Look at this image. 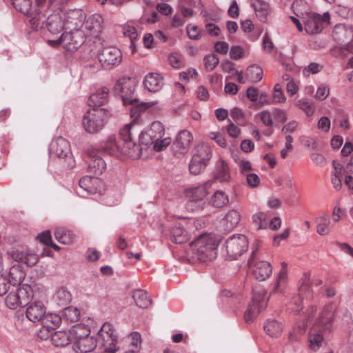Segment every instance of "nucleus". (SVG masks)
Segmentation results:
<instances>
[{"mask_svg":"<svg viewBox=\"0 0 353 353\" xmlns=\"http://www.w3.org/2000/svg\"><path fill=\"white\" fill-rule=\"evenodd\" d=\"M46 26L49 32L53 34H59L63 28H65L64 15L62 14V10L50 15L47 18Z\"/></svg>","mask_w":353,"mask_h":353,"instance_id":"obj_24","label":"nucleus"},{"mask_svg":"<svg viewBox=\"0 0 353 353\" xmlns=\"http://www.w3.org/2000/svg\"><path fill=\"white\" fill-rule=\"evenodd\" d=\"M165 134V129L160 121L152 123L150 128L140 134V141L142 144L152 145L154 141L161 139Z\"/></svg>","mask_w":353,"mask_h":353,"instance_id":"obj_14","label":"nucleus"},{"mask_svg":"<svg viewBox=\"0 0 353 353\" xmlns=\"http://www.w3.org/2000/svg\"><path fill=\"white\" fill-rule=\"evenodd\" d=\"M228 195L220 190L215 192L210 199L211 205L215 208H222L228 204Z\"/></svg>","mask_w":353,"mask_h":353,"instance_id":"obj_46","label":"nucleus"},{"mask_svg":"<svg viewBox=\"0 0 353 353\" xmlns=\"http://www.w3.org/2000/svg\"><path fill=\"white\" fill-rule=\"evenodd\" d=\"M51 153L59 159H65L68 161L64 163L67 168H72V156L70 153V144L65 139L59 137L52 145L50 149Z\"/></svg>","mask_w":353,"mask_h":353,"instance_id":"obj_15","label":"nucleus"},{"mask_svg":"<svg viewBox=\"0 0 353 353\" xmlns=\"http://www.w3.org/2000/svg\"><path fill=\"white\" fill-rule=\"evenodd\" d=\"M302 23L304 24V28L308 34H316L320 32L325 23L330 20V14L328 12L324 13L323 15L313 13L305 12V14L301 17Z\"/></svg>","mask_w":353,"mask_h":353,"instance_id":"obj_8","label":"nucleus"},{"mask_svg":"<svg viewBox=\"0 0 353 353\" xmlns=\"http://www.w3.org/2000/svg\"><path fill=\"white\" fill-rule=\"evenodd\" d=\"M8 254L15 261L22 262L28 266H33L39 261L37 254L25 248H14Z\"/></svg>","mask_w":353,"mask_h":353,"instance_id":"obj_16","label":"nucleus"},{"mask_svg":"<svg viewBox=\"0 0 353 353\" xmlns=\"http://www.w3.org/2000/svg\"><path fill=\"white\" fill-rule=\"evenodd\" d=\"M133 123L125 125L120 130L119 136L121 145L120 156H126L132 159H138L142 154V149L139 145L136 144L132 140V128Z\"/></svg>","mask_w":353,"mask_h":353,"instance_id":"obj_6","label":"nucleus"},{"mask_svg":"<svg viewBox=\"0 0 353 353\" xmlns=\"http://www.w3.org/2000/svg\"><path fill=\"white\" fill-rule=\"evenodd\" d=\"M62 320V316L57 314L46 313L41 321L42 327L38 334L39 337L43 340L50 338L52 332L59 326Z\"/></svg>","mask_w":353,"mask_h":353,"instance_id":"obj_13","label":"nucleus"},{"mask_svg":"<svg viewBox=\"0 0 353 353\" xmlns=\"http://www.w3.org/2000/svg\"><path fill=\"white\" fill-rule=\"evenodd\" d=\"M256 252L257 248L253 250L248 259V265L254 278L259 281H263L270 276L272 272V267L269 262L265 261L256 262Z\"/></svg>","mask_w":353,"mask_h":353,"instance_id":"obj_10","label":"nucleus"},{"mask_svg":"<svg viewBox=\"0 0 353 353\" xmlns=\"http://www.w3.org/2000/svg\"><path fill=\"white\" fill-rule=\"evenodd\" d=\"M207 165V164L203 163L202 161L192 158L189 165V170L191 174L197 175L202 172Z\"/></svg>","mask_w":353,"mask_h":353,"instance_id":"obj_51","label":"nucleus"},{"mask_svg":"<svg viewBox=\"0 0 353 353\" xmlns=\"http://www.w3.org/2000/svg\"><path fill=\"white\" fill-rule=\"evenodd\" d=\"M252 220L257 230L266 228L268 225L267 215L264 212H259L254 214Z\"/></svg>","mask_w":353,"mask_h":353,"instance_id":"obj_49","label":"nucleus"},{"mask_svg":"<svg viewBox=\"0 0 353 353\" xmlns=\"http://www.w3.org/2000/svg\"><path fill=\"white\" fill-rule=\"evenodd\" d=\"M248 185L250 188H256L260 184V178L256 174L249 173L245 175Z\"/></svg>","mask_w":353,"mask_h":353,"instance_id":"obj_58","label":"nucleus"},{"mask_svg":"<svg viewBox=\"0 0 353 353\" xmlns=\"http://www.w3.org/2000/svg\"><path fill=\"white\" fill-rule=\"evenodd\" d=\"M316 232L321 236L330 233V219L327 214H322L316 219Z\"/></svg>","mask_w":353,"mask_h":353,"instance_id":"obj_33","label":"nucleus"},{"mask_svg":"<svg viewBox=\"0 0 353 353\" xmlns=\"http://www.w3.org/2000/svg\"><path fill=\"white\" fill-rule=\"evenodd\" d=\"M143 84L148 91L156 92L162 88L163 79L159 74L151 72L145 77Z\"/></svg>","mask_w":353,"mask_h":353,"instance_id":"obj_25","label":"nucleus"},{"mask_svg":"<svg viewBox=\"0 0 353 353\" xmlns=\"http://www.w3.org/2000/svg\"><path fill=\"white\" fill-rule=\"evenodd\" d=\"M109 90L106 88H102L92 94L88 99V104L90 107L96 108L105 104L108 99Z\"/></svg>","mask_w":353,"mask_h":353,"instance_id":"obj_26","label":"nucleus"},{"mask_svg":"<svg viewBox=\"0 0 353 353\" xmlns=\"http://www.w3.org/2000/svg\"><path fill=\"white\" fill-rule=\"evenodd\" d=\"M241 214L236 210H230L228 211L223 218V226L225 230L230 231L236 228L240 220Z\"/></svg>","mask_w":353,"mask_h":353,"instance_id":"obj_29","label":"nucleus"},{"mask_svg":"<svg viewBox=\"0 0 353 353\" xmlns=\"http://www.w3.org/2000/svg\"><path fill=\"white\" fill-rule=\"evenodd\" d=\"M171 141L172 140L170 137L161 138L157 141H154L152 145L156 152H160L166 148L171 143Z\"/></svg>","mask_w":353,"mask_h":353,"instance_id":"obj_53","label":"nucleus"},{"mask_svg":"<svg viewBox=\"0 0 353 353\" xmlns=\"http://www.w3.org/2000/svg\"><path fill=\"white\" fill-rule=\"evenodd\" d=\"M65 23V29L72 30V29H79L83 26V21L85 19V13L81 9H73L68 11H63Z\"/></svg>","mask_w":353,"mask_h":353,"instance_id":"obj_19","label":"nucleus"},{"mask_svg":"<svg viewBox=\"0 0 353 353\" xmlns=\"http://www.w3.org/2000/svg\"><path fill=\"white\" fill-rule=\"evenodd\" d=\"M296 105L300 109L303 110L307 115H311L313 113V110L311 103L306 99H300L296 102Z\"/></svg>","mask_w":353,"mask_h":353,"instance_id":"obj_57","label":"nucleus"},{"mask_svg":"<svg viewBox=\"0 0 353 353\" xmlns=\"http://www.w3.org/2000/svg\"><path fill=\"white\" fill-rule=\"evenodd\" d=\"M34 293L33 288H8L6 304L10 309H16L20 305H27L30 296Z\"/></svg>","mask_w":353,"mask_h":353,"instance_id":"obj_9","label":"nucleus"},{"mask_svg":"<svg viewBox=\"0 0 353 353\" xmlns=\"http://www.w3.org/2000/svg\"><path fill=\"white\" fill-rule=\"evenodd\" d=\"M132 297L136 305L140 307H147L151 303V300L147 292L141 288L136 289L133 292Z\"/></svg>","mask_w":353,"mask_h":353,"instance_id":"obj_38","label":"nucleus"},{"mask_svg":"<svg viewBox=\"0 0 353 353\" xmlns=\"http://www.w3.org/2000/svg\"><path fill=\"white\" fill-rule=\"evenodd\" d=\"M204 65L206 70L212 71L219 64V58L213 54L206 55L204 59Z\"/></svg>","mask_w":353,"mask_h":353,"instance_id":"obj_52","label":"nucleus"},{"mask_svg":"<svg viewBox=\"0 0 353 353\" xmlns=\"http://www.w3.org/2000/svg\"><path fill=\"white\" fill-rule=\"evenodd\" d=\"M123 101L125 104L129 103L132 105V108L130 110L131 117L137 119L141 114L145 110L153 107L157 104V101H150V102H141L139 103L137 99H130L122 97Z\"/></svg>","mask_w":353,"mask_h":353,"instance_id":"obj_23","label":"nucleus"},{"mask_svg":"<svg viewBox=\"0 0 353 353\" xmlns=\"http://www.w3.org/2000/svg\"><path fill=\"white\" fill-rule=\"evenodd\" d=\"M270 296L265 288H253L252 301L244 314L246 323H252L265 310Z\"/></svg>","mask_w":353,"mask_h":353,"instance_id":"obj_4","label":"nucleus"},{"mask_svg":"<svg viewBox=\"0 0 353 353\" xmlns=\"http://www.w3.org/2000/svg\"><path fill=\"white\" fill-rule=\"evenodd\" d=\"M38 239L44 245L48 246L52 243L51 233L49 230H46L38 235Z\"/></svg>","mask_w":353,"mask_h":353,"instance_id":"obj_62","label":"nucleus"},{"mask_svg":"<svg viewBox=\"0 0 353 353\" xmlns=\"http://www.w3.org/2000/svg\"><path fill=\"white\" fill-rule=\"evenodd\" d=\"M282 269L280 270L276 283L275 287H279L282 285L286 284L287 281V268L286 263L285 262L281 263Z\"/></svg>","mask_w":353,"mask_h":353,"instance_id":"obj_55","label":"nucleus"},{"mask_svg":"<svg viewBox=\"0 0 353 353\" xmlns=\"http://www.w3.org/2000/svg\"><path fill=\"white\" fill-rule=\"evenodd\" d=\"M237 164L239 167L241 174L244 176L249 174L253 170L252 164L249 161L239 159L237 161Z\"/></svg>","mask_w":353,"mask_h":353,"instance_id":"obj_56","label":"nucleus"},{"mask_svg":"<svg viewBox=\"0 0 353 353\" xmlns=\"http://www.w3.org/2000/svg\"><path fill=\"white\" fill-rule=\"evenodd\" d=\"M54 237L61 243L70 244L74 239V234L71 231L59 228L54 231Z\"/></svg>","mask_w":353,"mask_h":353,"instance_id":"obj_43","label":"nucleus"},{"mask_svg":"<svg viewBox=\"0 0 353 353\" xmlns=\"http://www.w3.org/2000/svg\"><path fill=\"white\" fill-rule=\"evenodd\" d=\"M219 241L214 234L203 233L190 244L188 260L190 263L212 261L217 256Z\"/></svg>","mask_w":353,"mask_h":353,"instance_id":"obj_3","label":"nucleus"},{"mask_svg":"<svg viewBox=\"0 0 353 353\" xmlns=\"http://www.w3.org/2000/svg\"><path fill=\"white\" fill-rule=\"evenodd\" d=\"M118 335L110 323H105L98 332V339L87 336L72 341V349L76 353H88L94 350L97 343L101 345L105 353H115L119 349Z\"/></svg>","mask_w":353,"mask_h":353,"instance_id":"obj_2","label":"nucleus"},{"mask_svg":"<svg viewBox=\"0 0 353 353\" xmlns=\"http://www.w3.org/2000/svg\"><path fill=\"white\" fill-rule=\"evenodd\" d=\"M50 337H51L52 343L57 347L65 346L69 344L70 341L72 342L70 332H67L65 331L61 330L53 332Z\"/></svg>","mask_w":353,"mask_h":353,"instance_id":"obj_36","label":"nucleus"},{"mask_svg":"<svg viewBox=\"0 0 353 353\" xmlns=\"http://www.w3.org/2000/svg\"><path fill=\"white\" fill-rule=\"evenodd\" d=\"M225 130L231 137H236L240 133V129L229 120V124L225 127Z\"/></svg>","mask_w":353,"mask_h":353,"instance_id":"obj_64","label":"nucleus"},{"mask_svg":"<svg viewBox=\"0 0 353 353\" xmlns=\"http://www.w3.org/2000/svg\"><path fill=\"white\" fill-rule=\"evenodd\" d=\"M211 157L210 148L207 145L201 144L198 145L194 148L192 158L202 161L203 163L208 165Z\"/></svg>","mask_w":353,"mask_h":353,"instance_id":"obj_30","label":"nucleus"},{"mask_svg":"<svg viewBox=\"0 0 353 353\" xmlns=\"http://www.w3.org/2000/svg\"><path fill=\"white\" fill-rule=\"evenodd\" d=\"M307 3L303 0H295L292 4L294 13L299 18L305 14Z\"/></svg>","mask_w":353,"mask_h":353,"instance_id":"obj_50","label":"nucleus"},{"mask_svg":"<svg viewBox=\"0 0 353 353\" xmlns=\"http://www.w3.org/2000/svg\"><path fill=\"white\" fill-rule=\"evenodd\" d=\"M205 205V202L204 201L195 200L191 198L186 203L185 208L189 212H199L203 210Z\"/></svg>","mask_w":353,"mask_h":353,"instance_id":"obj_48","label":"nucleus"},{"mask_svg":"<svg viewBox=\"0 0 353 353\" xmlns=\"http://www.w3.org/2000/svg\"><path fill=\"white\" fill-rule=\"evenodd\" d=\"M80 311L77 307L69 306L62 310V319L66 321L77 322L80 319Z\"/></svg>","mask_w":353,"mask_h":353,"instance_id":"obj_45","label":"nucleus"},{"mask_svg":"<svg viewBox=\"0 0 353 353\" xmlns=\"http://www.w3.org/2000/svg\"><path fill=\"white\" fill-rule=\"evenodd\" d=\"M70 334L72 341L81 338H85L90 336V330L88 325L85 324H77L70 330Z\"/></svg>","mask_w":353,"mask_h":353,"instance_id":"obj_37","label":"nucleus"},{"mask_svg":"<svg viewBox=\"0 0 353 353\" xmlns=\"http://www.w3.org/2000/svg\"><path fill=\"white\" fill-rule=\"evenodd\" d=\"M188 232L181 225H176L171 230V240L175 243H183L189 240Z\"/></svg>","mask_w":353,"mask_h":353,"instance_id":"obj_32","label":"nucleus"},{"mask_svg":"<svg viewBox=\"0 0 353 353\" xmlns=\"http://www.w3.org/2000/svg\"><path fill=\"white\" fill-rule=\"evenodd\" d=\"M28 304V306L26 309V314L28 320L33 323H41L46 312L43 303L40 301H35Z\"/></svg>","mask_w":353,"mask_h":353,"instance_id":"obj_21","label":"nucleus"},{"mask_svg":"<svg viewBox=\"0 0 353 353\" xmlns=\"http://www.w3.org/2000/svg\"><path fill=\"white\" fill-rule=\"evenodd\" d=\"M251 6L258 19L261 21H265L269 14V4L263 0H251Z\"/></svg>","mask_w":353,"mask_h":353,"instance_id":"obj_31","label":"nucleus"},{"mask_svg":"<svg viewBox=\"0 0 353 353\" xmlns=\"http://www.w3.org/2000/svg\"><path fill=\"white\" fill-rule=\"evenodd\" d=\"M332 37L341 45L340 47L335 49V51L339 52V56L341 58L347 57L345 50H349L350 48L353 46L352 28L344 24H337L333 29Z\"/></svg>","mask_w":353,"mask_h":353,"instance_id":"obj_7","label":"nucleus"},{"mask_svg":"<svg viewBox=\"0 0 353 353\" xmlns=\"http://www.w3.org/2000/svg\"><path fill=\"white\" fill-rule=\"evenodd\" d=\"M245 78L251 83H256L263 78V70L256 65L249 66L245 72Z\"/></svg>","mask_w":353,"mask_h":353,"instance_id":"obj_41","label":"nucleus"},{"mask_svg":"<svg viewBox=\"0 0 353 353\" xmlns=\"http://www.w3.org/2000/svg\"><path fill=\"white\" fill-rule=\"evenodd\" d=\"M88 164V170L89 173L95 176L102 174L106 168V163L105 161L97 154V151L94 150L89 152Z\"/></svg>","mask_w":353,"mask_h":353,"instance_id":"obj_22","label":"nucleus"},{"mask_svg":"<svg viewBox=\"0 0 353 353\" xmlns=\"http://www.w3.org/2000/svg\"><path fill=\"white\" fill-rule=\"evenodd\" d=\"M297 290L298 294L293 296L291 300V305H294L292 307V311L294 314L301 315L302 322L296 325L294 330L289 334V339L292 342L297 341L299 336L305 332L308 325H312L307 334V347L310 350L317 352L326 344L324 332H330L332 329V322L336 306L334 303H330L317 312L316 308L312 305L304 310L301 306L303 296L310 294L311 291L310 288Z\"/></svg>","mask_w":353,"mask_h":353,"instance_id":"obj_1","label":"nucleus"},{"mask_svg":"<svg viewBox=\"0 0 353 353\" xmlns=\"http://www.w3.org/2000/svg\"><path fill=\"white\" fill-rule=\"evenodd\" d=\"M225 248L228 256L236 259L247 251L248 240L245 235L234 234L226 240Z\"/></svg>","mask_w":353,"mask_h":353,"instance_id":"obj_11","label":"nucleus"},{"mask_svg":"<svg viewBox=\"0 0 353 353\" xmlns=\"http://www.w3.org/2000/svg\"><path fill=\"white\" fill-rule=\"evenodd\" d=\"M29 17V21L32 26V28L35 30H41L46 28V17L45 14L37 10L32 11L30 10V13L26 14Z\"/></svg>","mask_w":353,"mask_h":353,"instance_id":"obj_28","label":"nucleus"},{"mask_svg":"<svg viewBox=\"0 0 353 353\" xmlns=\"http://www.w3.org/2000/svg\"><path fill=\"white\" fill-rule=\"evenodd\" d=\"M216 52L221 54H225L228 52L229 45L225 41H217L214 45Z\"/></svg>","mask_w":353,"mask_h":353,"instance_id":"obj_63","label":"nucleus"},{"mask_svg":"<svg viewBox=\"0 0 353 353\" xmlns=\"http://www.w3.org/2000/svg\"><path fill=\"white\" fill-rule=\"evenodd\" d=\"M187 33L188 37L191 39L197 40L199 39L200 30L197 26H188Z\"/></svg>","mask_w":353,"mask_h":353,"instance_id":"obj_60","label":"nucleus"},{"mask_svg":"<svg viewBox=\"0 0 353 353\" xmlns=\"http://www.w3.org/2000/svg\"><path fill=\"white\" fill-rule=\"evenodd\" d=\"M214 176L221 182H225L230 180V174L229 172V166L225 161L221 160L219 162L217 170Z\"/></svg>","mask_w":353,"mask_h":353,"instance_id":"obj_42","label":"nucleus"},{"mask_svg":"<svg viewBox=\"0 0 353 353\" xmlns=\"http://www.w3.org/2000/svg\"><path fill=\"white\" fill-rule=\"evenodd\" d=\"M114 88L117 92L127 94L134 91V82L130 77H123L117 81Z\"/></svg>","mask_w":353,"mask_h":353,"instance_id":"obj_34","label":"nucleus"},{"mask_svg":"<svg viewBox=\"0 0 353 353\" xmlns=\"http://www.w3.org/2000/svg\"><path fill=\"white\" fill-rule=\"evenodd\" d=\"M210 137L213 139L219 146L222 148L226 147V142L223 136L219 132H211Z\"/></svg>","mask_w":353,"mask_h":353,"instance_id":"obj_61","label":"nucleus"},{"mask_svg":"<svg viewBox=\"0 0 353 353\" xmlns=\"http://www.w3.org/2000/svg\"><path fill=\"white\" fill-rule=\"evenodd\" d=\"M62 33L57 43H61L68 50L77 49L85 41V33L79 29L69 30Z\"/></svg>","mask_w":353,"mask_h":353,"instance_id":"obj_12","label":"nucleus"},{"mask_svg":"<svg viewBox=\"0 0 353 353\" xmlns=\"http://www.w3.org/2000/svg\"><path fill=\"white\" fill-rule=\"evenodd\" d=\"M192 140L193 136L188 130L180 131L172 144L174 155L187 153Z\"/></svg>","mask_w":353,"mask_h":353,"instance_id":"obj_17","label":"nucleus"},{"mask_svg":"<svg viewBox=\"0 0 353 353\" xmlns=\"http://www.w3.org/2000/svg\"><path fill=\"white\" fill-rule=\"evenodd\" d=\"M264 330L271 337H278L283 331L282 324L275 319H268L264 324Z\"/></svg>","mask_w":353,"mask_h":353,"instance_id":"obj_35","label":"nucleus"},{"mask_svg":"<svg viewBox=\"0 0 353 353\" xmlns=\"http://www.w3.org/2000/svg\"><path fill=\"white\" fill-rule=\"evenodd\" d=\"M12 1L16 10L24 14L30 13V10L32 9L30 0H12Z\"/></svg>","mask_w":353,"mask_h":353,"instance_id":"obj_47","label":"nucleus"},{"mask_svg":"<svg viewBox=\"0 0 353 353\" xmlns=\"http://www.w3.org/2000/svg\"><path fill=\"white\" fill-rule=\"evenodd\" d=\"M99 60L104 68L117 65L121 62L122 54L117 48H106L99 54Z\"/></svg>","mask_w":353,"mask_h":353,"instance_id":"obj_18","label":"nucleus"},{"mask_svg":"<svg viewBox=\"0 0 353 353\" xmlns=\"http://www.w3.org/2000/svg\"><path fill=\"white\" fill-rule=\"evenodd\" d=\"M123 34L125 37H128L132 42L135 40L137 37V32L134 27L131 26H125L123 28Z\"/></svg>","mask_w":353,"mask_h":353,"instance_id":"obj_59","label":"nucleus"},{"mask_svg":"<svg viewBox=\"0 0 353 353\" xmlns=\"http://www.w3.org/2000/svg\"><path fill=\"white\" fill-rule=\"evenodd\" d=\"M53 301L59 305H63L70 302L72 294L67 288H58L52 296Z\"/></svg>","mask_w":353,"mask_h":353,"instance_id":"obj_40","label":"nucleus"},{"mask_svg":"<svg viewBox=\"0 0 353 353\" xmlns=\"http://www.w3.org/2000/svg\"><path fill=\"white\" fill-rule=\"evenodd\" d=\"M121 145V141L120 137L119 139L117 140L114 136H110L101 146V150L110 155L120 156Z\"/></svg>","mask_w":353,"mask_h":353,"instance_id":"obj_27","label":"nucleus"},{"mask_svg":"<svg viewBox=\"0 0 353 353\" xmlns=\"http://www.w3.org/2000/svg\"><path fill=\"white\" fill-rule=\"evenodd\" d=\"M111 115L110 111L103 108L89 110L83 118V128L90 134H97L103 129Z\"/></svg>","mask_w":353,"mask_h":353,"instance_id":"obj_5","label":"nucleus"},{"mask_svg":"<svg viewBox=\"0 0 353 353\" xmlns=\"http://www.w3.org/2000/svg\"><path fill=\"white\" fill-rule=\"evenodd\" d=\"M257 116L265 126L271 127L273 125L272 117L268 110H263L259 112Z\"/></svg>","mask_w":353,"mask_h":353,"instance_id":"obj_54","label":"nucleus"},{"mask_svg":"<svg viewBox=\"0 0 353 353\" xmlns=\"http://www.w3.org/2000/svg\"><path fill=\"white\" fill-rule=\"evenodd\" d=\"M98 181L97 178L85 176L79 180V188L88 193L95 192V185Z\"/></svg>","mask_w":353,"mask_h":353,"instance_id":"obj_44","label":"nucleus"},{"mask_svg":"<svg viewBox=\"0 0 353 353\" xmlns=\"http://www.w3.org/2000/svg\"><path fill=\"white\" fill-rule=\"evenodd\" d=\"M103 19L100 14H94L89 16L83 21L85 36L97 37L103 28Z\"/></svg>","mask_w":353,"mask_h":353,"instance_id":"obj_20","label":"nucleus"},{"mask_svg":"<svg viewBox=\"0 0 353 353\" xmlns=\"http://www.w3.org/2000/svg\"><path fill=\"white\" fill-rule=\"evenodd\" d=\"M212 181H210L202 185L190 190L189 194H191V198L195 200L204 201L203 199L208 194V189L212 185Z\"/></svg>","mask_w":353,"mask_h":353,"instance_id":"obj_39","label":"nucleus"}]
</instances>
